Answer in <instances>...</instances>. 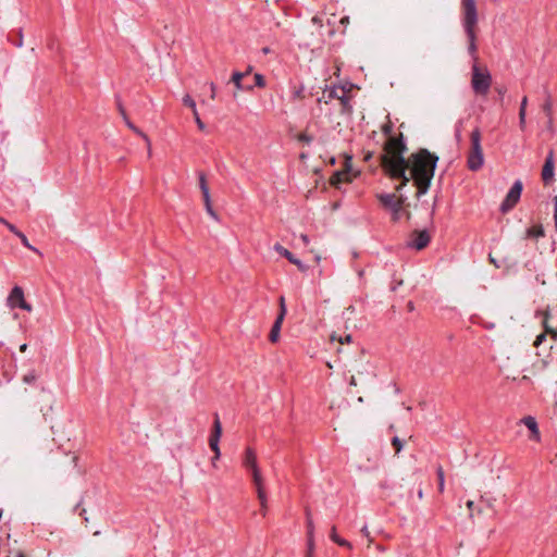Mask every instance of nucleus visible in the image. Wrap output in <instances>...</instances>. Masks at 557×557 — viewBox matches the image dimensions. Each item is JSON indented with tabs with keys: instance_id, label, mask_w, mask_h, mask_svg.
<instances>
[{
	"instance_id": "27",
	"label": "nucleus",
	"mask_w": 557,
	"mask_h": 557,
	"mask_svg": "<svg viewBox=\"0 0 557 557\" xmlns=\"http://www.w3.org/2000/svg\"><path fill=\"white\" fill-rule=\"evenodd\" d=\"M347 176H348V175H347V173L336 172V173L333 175V177H332V180H331V183H332L333 185H338V184H341L342 182H344V181L347 178Z\"/></svg>"
},
{
	"instance_id": "59",
	"label": "nucleus",
	"mask_w": 557,
	"mask_h": 557,
	"mask_svg": "<svg viewBox=\"0 0 557 557\" xmlns=\"http://www.w3.org/2000/svg\"><path fill=\"white\" fill-rule=\"evenodd\" d=\"M16 42H18V44H17V46H18V47H21V46H22V40L16 39Z\"/></svg>"
},
{
	"instance_id": "60",
	"label": "nucleus",
	"mask_w": 557,
	"mask_h": 557,
	"mask_svg": "<svg viewBox=\"0 0 557 557\" xmlns=\"http://www.w3.org/2000/svg\"><path fill=\"white\" fill-rule=\"evenodd\" d=\"M16 42H18V44H17V46H18V47H21V46H22V40L16 39Z\"/></svg>"
},
{
	"instance_id": "1",
	"label": "nucleus",
	"mask_w": 557,
	"mask_h": 557,
	"mask_svg": "<svg viewBox=\"0 0 557 557\" xmlns=\"http://www.w3.org/2000/svg\"><path fill=\"white\" fill-rule=\"evenodd\" d=\"M407 151L404 135L400 133L398 136L388 137L384 145V153L381 154V164L384 171L395 180H401V184L396 187L400 190L409 178L407 177L408 161L404 157Z\"/></svg>"
},
{
	"instance_id": "43",
	"label": "nucleus",
	"mask_w": 557,
	"mask_h": 557,
	"mask_svg": "<svg viewBox=\"0 0 557 557\" xmlns=\"http://www.w3.org/2000/svg\"><path fill=\"white\" fill-rule=\"evenodd\" d=\"M117 109H119V112L121 113V115L123 116V120H125V116H127V114H126L125 109H124L123 104L121 103V101H117Z\"/></svg>"
},
{
	"instance_id": "18",
	"label": "nucleus",
	"mask_w": 557,
	"mask_h": 557,
	"mask_svg": "<svg viewBox=\"0 0 557 557\" xmlns=\"http://www.w3.org/2000/svg\"><path fill=\"white\" fill-rule=\"evenodd\" d=\"M246 74L242 72H234L232 75V82L236 86L238 90H251L253 88L252 84L244 83L243 79Z\"/></svg>"
},
{
	"instance_id": "51",
	"label": "nucleus",
	"mask_w": 557,
	"mask_h": 557,
	"mask_svg": "<svg viewBox=\"0 0 557 557\" xmlns=\"http://www.w3.org/2000/svg\"><path fill=\"white\" fill-rule=\"evenodd\" d=\"M467 507H468L469 509H472V508H473V502H472V500H468V502H467Z\"/></svg>"
},
{
	"instance_id": "9",
	"label": "nucleus",
	"mask_w": 557,
	"mask_h": 557,
	"mask_svg": "<svg viewBox=\"0 0 557 557\" xmlns=\"http://www.w3.org/2000/svg\"><path fill=\"white\" fill-rule=\"evenodd\" d=\"M278 304H280V312L271 327V331H270V334H269V341L271 343H276L280 338V333H281V329H282V324H283V321L285 319V315H286V312H287V308H286V304H285V298L284 296H281L280 299H278Z\"/></svg>"
},
{
	"instance_id": "10",
	"label": "nucleus",
	"mask_w": 557,
	"mask_h": 557,
	"mask_svg": "<svg viewBox=\"0 0 557 557\" xmlns=\"http://www.w3.org/2000/svg\"><path fill=\"white\" fill-rule=\"evenodd\" d=\"M379 200L384 207L392 210L394 221L399 220L404 202L403 200L396 199L394 194H382L379 196Z\"/></svg>"
},
{
	"instance_id": "39",
	"label": "nucleus",
	"mask_w": 557,
	"mask_h": 557,
	"mask_svg": "<svg viewBox=\"0 0 557 557\" xmlns=\"http://www.w3.org/2000/svg\"><path fill=\"white\" fill-rule=\"evenodd\" d=\"M553 203H554V224H555V230L557 232V195L554 196Z\"/></svg>"
},
{
	"instance_id": "7",
	"label": "nucleus",
	"mask_w": 557,
	"mask_h": 557,
	"mask_svg": "<svg viewBox=\"0 0 557 557\" xmlns=\"http://www.w3.org/2000/svg\"><path fill=\"white\" fill-rule=\"evenodd\" d=\"M523 189V185L521 181H516L507 193L504 201L500 205V211L506 213L510 211L519 201L521 197V193Z\"/></svg>"
},
{
	"instance_id": "42",
	"label": "nucleus",
	"mask_w": 557,
	"mask_h": 557,
	"mask_svg": "<svg viewBox=\"0 0 557 557\" xmlns=\"http://www.w3.org/2000/svg\"><path fill=\"white\" fill-rule=\"evenodd\" d=\"M7 227H8V230H9L11 233H13L15 236H17V234L21 232V231H18V230L16 228V226H15V225H13V224H12V223H10V222H9V223H7Z\"/></svg>"
},
{
	"instance_id": "13",
	"label": "nucleus",
	"mask_w": 557,
	"mask_h": 557,
	"mask_svg": "<svg viewBox=\"0 0 557 557\" xmlns=\"http://www.w3.org/2000/svg\"><path fill=\"white\" fill-rule=\"evenodd\" d=\"M536 315L541 318V324L544 329V333L552 336L553 339L557 341V325L552 322V317L548 310L536 312Z\"/></svg>"
},
{
	"instance_id": "22",
	"label": "nucleus",
	"mask_w": 557,
	"mask_h": 557,
	"mask_svg": "<svg viewBox=\"0 0 557 557\" xmlns=\"http://www.w3.org/2000/svg\"><path fill=\"white\" fill-rule=\"evenodd\" d=\"M330 537L333 542H335L339 546L351 548V544L348 541H346L345 539H342L339 535H337L335 527H332Z\"/></svg>"
},
{
	"instance_id": "28",
	"label": "nucleus",
	"mask_w": 557,
	"mask_h": 557,
	"mask_svg": "<svg viewBox=\"0 0 557 557\" xmlns=\"http://www.w3.org/2000/svg\"><path fill=\"white\" fill-rule=\"evenodd\" d=\"M17 237L21 239V243L23 244L24 247H26V248H28V249H30L33 251H36V252L38 251L34 246H32L29 244V242H28V239H27V237L25 236L24 233L20 232L17 234Z\"/></svg>"
},
{
	"instance_id": "19",
	"label": "nucleus",
	"mask_w": 557,
	"mask_h": 557,
	"mask_svg": "<svg viewBox=\"0 0 557 557\" xmlns=\"http://www.w3.org/2000/svg\"><path fill=\"white\" fill-rule=\"evenodd\" d=\"M256 486V490H257V495H258V499L260 502V506H261V513L262 516L264 517L267 515V494H265V491L263 488V481L260 482L259 484H255Z\"/></svg>"
},
{
	"instance_id": "31",
	"label": "nucleus",
	"mask_w": 557,
	"mask_h": 557,
	"mask_svg": "<svg viewBox=\"0 0 557 557\" xmlns=\"http://www.w3.org/2000/svg\"><path fill=\"white\" fill-rule=\"evenodd\" d=\"M253 79H255V84L252 85L253 87L257 86V87L262 88L265 86V79H264L263 75L257 73V74H255Z\"/></svg>"
},
{
	"instance_id": "26",
	"label": "nucleus",
	"mask_w": 557,
	"mask_h": 557,
	"mask_svg": "<svg viewBox=\"0 0 557 557\" xmlns=\"http://www.w3.org/2000/svg\"><path fill=\"white\" fill-rule=\"evenodd\" d=\"M337 100L341 101L343 112H349L351 110L350 100L349 97L347 96V89L345 90L344 97L338 98Z\"/></svg>"
},
{
	"instance_id": "5",
	"label": "nucleus",
	"mask_w": 557,
	"mask_h": 557,
	"mask_svg": "<svg viewBox=\"0 0 557 557\" xmlns=\"http://www.w3.org/2000/svg\"><path fill=\"white\" fill-rule=\"evenodd\" d=\"M471 150L468 156L467 165L471 171H478L483 166L484 156L481 146V132L474 128L470 136Z\"/></svg>"
},
{
	"instance_id": "57",
	"label": "nucleus",
	"mask_w": 557,
	"mask_h": 557,
	"mask_svg": "<svg viewBox=\"0 0 557 557\" xmlns=\"http://www.w3.org/2000/svg\"><path fill=\"white\" fill-rule=\"evenodd\" d=\"M418 496H419V498H422V496H423L422 490H419Z\"/></svg>"
},
{
	"instance_id": "47",
	"label": "nucleus",
	"mask_w": 557,
	"mask_h": 557,
	"mask_svg": "<svg viewBox=\"0 0 557 557\" xmlns=\"http://www.w3.org/2000/svg\"><path fill=\"white\" fill-rule=\"evenodd\" d=\"M349 384L352 385V386H356L357 385V381L355 379V376H351L350 380H349Z\"/></svg>"
},
{
	"instance_id": "40",
	"label": "nucleus",
	"mask_w": 557,
	"mask_h": 557,
	"mask_svg": "<svg viewBox=\"0 0 557 557\" xmlns=\"http://www.w3.org/2000/svg\"><path fill=\"white\" fill-rule=\"evenodd\" d=\"M546 335H547L546 333L539 334L535 338L534 346H540L546 338Z\"/></svg>"
},
{
	"instance_id": "37",
	"label": "nucleus",
	"mask_w": 557,
	"mask_h": 557,
	"mask_svg": "<svg viewBox=\"0 0 557 557\" xmlns=\"http://www.w3.org/2000/svg\"><path fill=\"white\" fill-rule=\"evenodd\" d=\"M193 115H194V119H195V122H196V124H197L198 128H199L200 131H205V129H206V125H205V123L201 121V119H200V116H199L198 111H197V110H195V111L193 112Z\"/></svg>"
},
{
	"instance_id": "24",
	"label": "nucleus",
	"mask_w": 557,
	"mask_h": 557,
	"mask_svg": "<svg viewBox=\"0 0 557 557\" xmlns=\"http://www.w3.org/2000/svg\"><path fill=\"white\" fill-rule=\"evenodd\" d=\"M124 121H125V124H126V125H127V126H128V127H129L134 133L138 134L139 136H141V137L144 138V140H145L148 145H150V140H149L148 136H147L145 133H143L138 127H136V126H135V125L129 121V119H128L127 116H125V120H124Z\"/></svg>"
},
{
	"instance_id": "50",
	"label": "nucleus",
	"mask_w": 557,
	"mask_h": 557,
	"mask_svg": "<svg viewBox=\"0 0 557 557\" xmlns=\"http://www.w3.org/2000/svg\"><path fill=\"white\" fill-rule=\"evenodd\" d=\"M490 261L495 264L497 268L499 267L497 263H496V259H494L491 255H490Z\"/></svg>"
},
{
	"instance_id": "2",
	"label": "nucleus",
	"mask_w": 557,
	"mask_h": 557,
	"mask_svg": "<svg viewBox=\"0 0 557 557\" xmlns=\"http://www.w3.org/2000/svg\"><path fill=\"white\" fill-rule=\"evenodd\" d=\"M406 161H408L407 170H409L407 177L409 181L413 180L418 188L417 196L421 197L428 193L431 186L438 157L422 148L412 153Z\"/></svg>"
},
{
	"instance_id": "52",
	"label": "nucleus",
	"mask_w": 557,
	"mask_h": 557,
	"mask_svg": "<svg viewBox=\"0 0 557 557\" xmlns=\"http://www.w3.org/2000/svg\"><path fill=\"white\" fill-rule=\"evenodd\" d=\"M361 532L364 534V535H369V531H368V528L367 527H363Z\"/></svg>"
},
{
	"instance_id": "3",
	"label": "nucleus",
	"mask_w": 557,
	"mask_h": 557,
	"mask_svg": "<svg viewBox=\"0 0 557 557\" xmlns=\"http://www.w3.org/2000/svg\"><path fill=\"white\" fill-rule=\"evenodd\" d=\"M461 25L468 40V53L478 63L476 26L479 14L475 0H461Z\"/></svg>"
},
{
	"instance_id": "63",
	"label": "nucleus",
	"mask_w": 557,
	"mask_h": 557,
	"mask_svg": "<svg viewBox=\"0 0 557 557\" xmlns=\"http://www.w3.org/2000/svg\"><path fill=\"white\" fill-rule=\"evenodd\" d=\"M18 557H24L23 555H20Z\"/></svg>"
},
{
	"instance_id": "53",
	"label": "nucleus",
	"mask_w": 557,
	"mask_h": 557,
	"mask_svg": "<svg viewBox=\"0 0 557 557\" xmlns=\"http://www.w3.org/2000/svg\"><path fill=\"white\" fill-rule=\"evenodd\" d=\"M0 223L7 226V223H9V221L0 216Z\"/></svg>"
},
{
	"instance_id": "49",
	"label": "nucleus",
	"mask_w": 557,
	"mask_h": 557,
	"mask_svg": "<svg viewBox=\"0 0 557 557\" xmlns=\"http://www.w3.org/2000/svg\"><path fill=\"white\" fill-rule=\"evenodd\" d=\"M27 349V344H23L20 346V351L25 352Z\"/></svg>"
},
{
	"instance_id": "21",
	"label": "nucleus",
	"mask_w": 557,
	"mask_h": 557,
	"mask_svg": "<svg viewBox=\"0 0 557 557\" xmlns=\"http://www.w3.org/2000/svg\"><path fill=\"white\" fill-rule=\"evenodd\" d=\"M198 180H199V187H200V190L202 194V198H203V200H208V197L210 196V191H209V187L207 184V178H206L205 173L199 172Z\"/></svg>"
},
{
	"instance_id": "25",
	"label": "nucleus",
	"mask_w": 557,
	"mask_h": 557,
	"mask_svg": "<svg viewBox=\"0 0 557 557\" xmlns=\"http://www.w3.org/2000/svg\"><path fill=\"white\" fill-rule=\"evenodd\" d=\"M436 474H437V479H438V491H440V493H443L444 486H445V474H444V470L441 466L437 467Z\"/></svg>"
},
{
	"instance_id": "41",
	"label": "nucleus",
	"mask_w": 557,
	"mask_h": 557,
	"mask_svg": "<svg viewBox=\"0 0 557 557\" xmlns=\"http://www.w3.org/2000/svg\"><path fill=\"white\" fill-rule=\"evenodd\" d=\"M460 126H461V121L458 122V124L456 125V131H455V136H456V139L459 141L461 139V129H460Z\"/></svg>"
},
{
	"instance_id": "46",
	"label": "nucleus",
	"mask_w": 557,
	"mask_h": 557,
	"mask_svg": "<svg viewBox=\"0 0 557 557\" xmlns=\"http://www.w3.org/2000/svg\"><path fill=\"white\" fill-rule=\"evenodd\" d=\"M496 90H497L498 95L502 96V97L506 92V88L505 87H498V88H496Z\"/></svg>"
},
{
	"instance_id": "62",
	"label": "nucleus",
	"mask_w": 557,
	"mask_h": 557,
	"mask_svg": "<svg viewBox=\"0 0 557 557\" xmlns=\"http://www.w3.org/2000/svg\"><path fill=\"white\" fill-rule=\"evenodd\" d=\"M85 512H86V509H83L79 515L83 516V513H85Z\"/></svg>"
},
{
	"instance_id": "8",
	"label": "nucleus",
	"mask_w": 557,
	"mask_h": 557,
	"mask_svg": "<svg viewBox=\"0 0 557 557\" xmlns=\"http://www.w3.org/2000/svg\"><path fill=\"white\" fill-rule=\"evenodd\" d=\"M222 434V424L219 418V414H214V421H213V430L209 437V446L214 451V456L212 458V466L215 467L216 460H219L221 456L219 443Z\"/></svg>"
},
{
	"instance_id": "20",
	"label": "nucleus",
	"mask_w": 557,
	"mask_h": 557,
	"mask_svg": "<svg viewBox=\"0 0 557 557\" xmlns=\"http://www.w3.org/2000/svg\"><path fill=\"white\" fill-rule=\"evenodd\" d=\"M528 106V97L524 96L521 100L520 108H519V125L521 129H524L525 127V110Z\"/></svg>"
},
{
	"instance_id": "30",
	"label": "nucleus",
	"mask_w": 557,
	"mask_h": 557,
	"mask_svg": "<svg viewBox=\"0 0 557 557\" xmlns=\"http://www.w3.org/2000/svg\"><path fill=\"white\" fill-rule=\"evenodd\" d=\"M307 546H308V549H307V556L306 557H313V550H314L313 535L308 536Z\"/></svg>"
},
{
	"instance_id": "54",
	"label": "nucleus",
	"mask_w": 557,
	"mask_h": 557,
	"mask_svg": "<svg viewBox=\"0 0 557 557\" xmlns=\"http://www.w3.org/2000/svg\"><path fill=\"white\" fill-rule=\"evenodd\" d=\"M77 460H78V458H77L76 456H73V457H72V461H73V463H74V466H75V467H76V465H77Z\"/></svg>"
},
{
	"instance_id": "14",
	"label": "nucleus",
	"mask_w": 557,
	"mask_h": 557,
	"mask_svg": "<svg viewBox=\"0 0 557 557\" xmlns=\"http://www.w3.org/2000/svg\"><path fill=\"white\" fill-rule=\"evenodd\" d=\"M275 251H277L281 256L285 257L290 263L295 264L301 272H306L308 265L305 264L301 260L296 258L288 249L284 248L280 244L274 245Z\"/></svg>"
},
{
	"instance_id": "35",
	"label": "nucleus",
	"mask_w": 557,
	"mask_h": 557,
	"mask_svg": "<svg viewBox=\"0 0 557 557\" xmlns=\"http://www.w3.org/2000/svg\"><path fill=\"white\" fill-rule=\"evenodd\" d=\"M307 535L308 536H311L313 535V531H314V527H313V521L310 517V513L309 511H307Z\"/></svg>"
},
{
	"instance_id": "29",
	"label": "nucleus",
	"mask_w": 557,
	"mask_h": 557,
	"mask_svg": "<svg viewBox=\"0 0 557 557\" xmlns=\"http://www.w3.org/2000/svg\"><path fill=\"white\" fill-rule=\"evenodd\" d=\"M183 103H184L186 107L190 108V109L193 110V112H194L195 110H197V108H196V102H195V100H194L189 95H185V96H184V98H183Z\"/></svg>"
},
{
	"instance_id": "58",
	"label": "nucleus",
	"mask_w": 557,
	"mask_h": 557,
	"mask_svg": "<svg viewBox=\"0 0 557 557\" xmlns=\"http://www.w3.org/2000/svg\"><path fill=\"white\" fill-rule=\"evenodd\" d=\"M250 72H251V67L249 66L247 72H245L244 74L248 75Z\"/></svg>"
},
{
	"instance_id": "12",
	"label": "nucleus",
	"mask_w": 557,
	"mask_h": 557,
	"mask_svg": "<svg viewBox=\"0 0 557 557\" xmlns=\"http://www.w3.org/2000/svg\"><path fill=\"white\" fill-rule=\"evenodd\" d=\"M431 240V236L426 230L414 231L407 243V246L417 250L424 249Z\"/></svg>"
},
{
	"instance_id": "23",
	"label": "nucleus",
	"mask_w": 557,
	"mask_h": 557,
	"mask_svg": "<svg viewBox=\"0 0 557 557\" xmlns=\"http://www.w3.org/2000/svg\"><path fill=\"white\" fill-rule=\"evenodd\" d=\"M544 235H545V233H544V227L542 224L533 225L528 230L529 237L539 238V237H543Z\"/></svg>"
},
{
	"instance_id": "11",
	"label": "nucleus",
	"mask_w": 557,
	"mask_h": 557,
	"mask_svg": "<svg viewBox=\"0 0 557 557\" xmlns=\"http://www.w3.org/2000/svg\"><path fill=\"white\" fill-rule=\"evenodd\" d=\"M8 304L11 308H21L25 311H32V306L25 301L22 287L14 286L8 297Z\"/></svg>"
},
{
	"instance_id": "32",
	"label": "nucleus",
	"mask_w": 557,
	"mask_h": 557,
	"mask_svg": "<svg viewBox=\"0 0 557 557\" xmlns=\"http://www.w3.org/2000/svg\"><path fill=\"white\" fill-rule=\"evenodd\" d=\"M392 132H393V124L391 121H387L385 124H383L382 126V133L387 136V137H391L392 136Z\"/></svg>"
},
{
	"instance_id": "61",
	"label": "nucleus",
	"mask_w": 557,
	"mask_h": 557,
	"mask_svg": "<svg viewBox=\"0 0 557 557\" xmlns=\"http://www.w3.org/2000/svg\"><path fill=\"white\" fill-rule=\"evenodd\" d=\"M550 109V106L549 103L545 106V110H549Z\"/></svg>"
},
{
	"instance_id": "33",
	"label": "nucleus",
	"mask_w": 557,
	"mask_h": 557,
	"mask_svg": "<svg viewBox=\"0 0 557 557\" xmlns=\"http://www.w3.org/2000/svg\"><path fill=\"white\" fill-rule=\"evenodd\" d=\"M297 138L299 141L307 145H310L313 141V136L308 135L307 133H300Z\"/></svg>"
},
{
	"instance_id": "17",
	"label": "nucleus",
	"mask_w": 557,
	"mask_h": 557,
	"mask_svg": "<svg viewBox=\"0 0 557 557\" xmlns=\"http://www.w3.org/2000/svg\"><path fill=\"white\" fill-rule=\"evenodd\" d=\"M346 88L343 86H333L326 90L323 91V98H325V102L332 99H338L343 98L345 94Z\"/></svg>"
},
{
	"instance_id": "44",
	"label": "nucleus",
	"mask_w": 557,
	"mask_h": 557,
	"mask_svg": "<svg viewBox=\"0 0 557 557\" xmlns=\"http://www.w3.org/2000/svg\"><path fill=\"white\" fill-rule=\"evenodd\" d=\"M300 239H301V242L304 243V245H305V246H307V245L309 244V237H308V235H306V234H301V235H300Z\"/></svg>"
},
{
	"instance_id": "55",
	"label": "nucleus",
	"mask_w": 557,
	"mask_h": 557,
	"mask_svg": "<svg viewBox=\"0 0 557 557\" xmlns=\"http://www.w3.org/2000/svg\"><path fill=\"white\" fill-rule=\"evenodd\" d=\"M528 381H530V379L527 375H523L521 379V382H528Z\"/></svg>"
},
{
	"instance_id": "16",
	"label": "nucleus",
	"mask_w": 557,
	"mask_h": 557,
	"mask_svg": "<svg viewBox=\"0 0 557 557\" xmlns=\"http://www.w3.org/2000/svg\"><path fill=\"white\" fill-rule=\"evenodd\" d=\"M555 165L552 157L547 158L542 169V180L547 185L554 178Z\"/></svg>"
},
{
	"instance_id": "38",
	"label": "nucleus",
	"mask_w": 557,
	"mask_h": 557,
	"mask_svg": "<svg viewBox=\"0 0 557 557\" xmlns=\"http://www.w3.org/2000/svg\"><path fill=\"white\" fill-rule=\"evenodd\" d=\"M37 376L34 371L28 372L23 376V382L26 384H32L36 381Z\"/></svg>"
},
{
	"instance_id": "45",
	"label": "nucleus",
	"mask_w": 557,
	"mask_h": 557,
	"mask_svg": "<svg viewBox=\"0 0 557 557\" xmlns=\"http://www.w3.org/2000/svg\"><path fill=\"white\" fill-rule=\"evenodd\" d=\"M210 88H211V98L213 99L215 97V85L213 83H211Z\"/></svg>"
},
{
	"instance_id": "56",
	"label": "nucleus",
	"mask_w": 557,
	"mask_h": 557,
	"mask_svg": "<svg viewBox=\"0 0 557 557\" xmlns=\"http://www.w3.org/2000/svg\"><path fill=\"white\" fill-rule=\"evenodd\" d=\"M350 341H351V336H350V335H347V336L345 337V342L349 343Z\"/></svg>"
},
{
	"instance_id": "6",
	"label": "nucleus",
	"mask_w": 557,
	"mask_h": 557,
	"mask_svg": "<svg viewBox=\"0 0 557 557\" xmlns=\"http://www.w3.org/2000/svg\"><path fill=\"white\" fill-rule=\"evenodd\" d=\"M243 466L251 472L253 484H259L263 481L260 469L258 467L256 451L250 447H247L245 450Z\"/></svg>"
},
{
	"instance_id": "36",
	"label": "nucleus",
	"mask_w": 557,
	"mask_h": 557,
	"mask_svg": "<svg viewBox=\"0 0 557 557\" xmlns=\"http://www.w3.org/2000/svg\"><path fill=\"white\" fill-rule=\"evenodd\" d=\"M392 445L395 448L396 454H398L403 449V442L398 436H394L392 438Z\"/></svg>"
},
{
	"instance_id": "34",
	"label": "nucleus",
	"mask_w": 557,
	"mask_h": 557,
	"mask_svg": "<svg viewBox=\"0 0 557 557\" xmlns=\"http://www.w3.org/2000/svg\"><path fill=\"white\" fill-rule=\"evenodd\" d=\"M203 202H205V206H206V210H207V212H208L212 218L218 219L216 213H215V211L213 210V208H212V206H211V198H210V196L208 197V200H203Z\"/></svg>"
},
{
	"instance_id": "15",
	"label": "nucleus",
	"mask_w": 557,
	"mask_h": 557,
	"mask_svg": "<svg viewBox=\"0 0 557 557\" xmlns=\"http://www.w3.org/2000/svg\"><path fill=\"white\" fill-rule=\"evenodd\" d=\"M520 423H522L530 430V432H531V434L529 436L530 440L536 441V442H539L541 440L539 424L534 417L527 416L520 420Z\"/></svg>"
},
{
	"instance_id": "48",
	"label": "nucleus",
	"mask_w": 557,
	"mask_h": 557,
	"mask_svg": "<svg viewBox=\"0 0 557 557\" xmlns=\"http://www.w3.org/2000/svg\"><path fill=\"white\" fill-rule=\"evenodd\" d=\"M270 52H271V49L269 47L262 48V53L263 54H269Z\"/></svg>"
},
{
	"instance_id": "4",
	"label": "nucleus",
	"mask_w": 557,
	"mask_h": 557,
	"mask_svg": "<svg viewBox=\"0 0 557 557\" xmlns=\"http://www.w3.org/2000/svg\"><path fill=\"white\" fill-rule=\"evenodd\" d=\"M492 85V75L487 69H481L478 63L472 65L471 87L474 94L486 96Z\"/></svg>"
}]
</instances>
